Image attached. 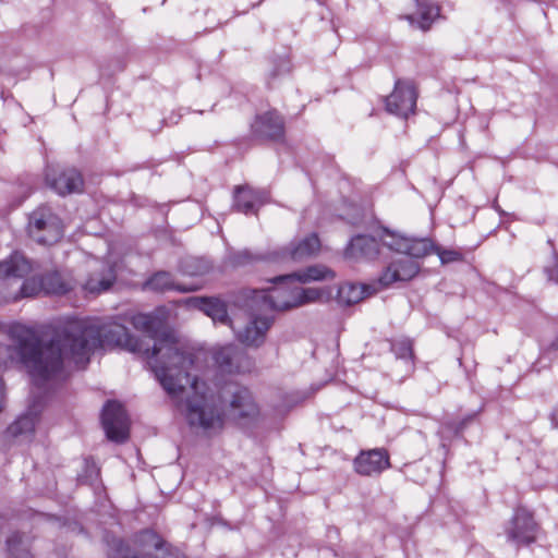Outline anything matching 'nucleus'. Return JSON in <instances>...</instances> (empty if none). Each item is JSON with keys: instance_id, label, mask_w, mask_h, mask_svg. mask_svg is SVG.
Segmentation results:
<instances>
[{"instance_id": "obj_15", "label": "nucleus", "mask_w": 558, "mask_h": 558, "mask_svg": "<svg viewBox=\"0 0 558 558\" xmlns=\"http://www.w3.org/2000/svg\"><path fill=\"white\" fill-rule=\"evenodd\" d=\"M420 270V265L405 255L393 259L383 271L379 282L388 287L398 281H408L414 278Z\"/></svg>"}, {"instance_id": "obj_6", "label": "nucleus", "mask_w": 558, "mask_h": 558, "mask_svg": "<svg viewBox=\"0 0 558 558\" xmlns=\"http://www.w3.org/2000/svg\"><path fill=\"white\" fill-rule=\"evenodd\" d=\"M27 231L35 242L43 245H52L63 235L60 218L48 206H39L29 215Z\"/></svg>"}, {"instance_id": "obj_23", "label": "nucleus", "mask_w": 558, "mask_h": 558, "mask_svg": "<svg viewBox=\"0 0 558 558\" xmlns=\"http://www.w3.org/2000/svg\"><path fill=\"white\" fill-rule=\"evenodd\" d=\"M320 248V241L316 233H312L295 244H292L289 250V256L293 260H302L304 258L314 256Z\"/></svg>"}, {"instance_id": "obj_22", "label": "nucleus", "mask_w": 558, "mask_h": 558, "mask_svg": "<svg viewBox=\"0 0 558 558\" xmlns=\"http://www.w3.org/2000/svg\"><path fill=\"white\" fill-rule=\"evenodd\" d=\"M33 270V264L20 252H13L0 262V279L24 278Z\"/></svg>"}, {"instance_id": "obj_34", "label": "nucleus", "mask_w": 558, "mask_h": 558, "mask_svg": "<svg viewBox=\"0 0 558 558\" xmlns=\"http://www.w3.org/2000/svg\"><path fill=\"white\" fill-rule=\"evenodd\" d=\"M3 399H4V383L0 377V411L3 408Z\"/></svg>"}, {"instance_id": "obj_35", "label": "nucleus", "mask_w": 558, "mask_h": 558, "mask_svg": "<svg viewBox=\"0 0 558 558\" xmlns=\"http://www.w3.org/2000/svg\"><path fill=\"white\" fill-rule=\"evenodd\" d=\"M550 417L553 425L558 428V405L553 410Z\"/></svg>"}, {"instance_id": "obj_27", "label": "nucleus", "mask_w": 558, "mask_h": 558, "mask_svg": "<svg viewBox=\"0 0 558 558\" xmlns=\"http://www.w3.org/2000/svg\"><path fill=\"white\" fill-rule=\"evenodd\" d=\"M291 275L294 276L296 282L302 283L324 280L327 279L328 277H333V272L325 266H310L303 271Z\"/></svg>"}, {"instance_id": "obj_1", "label": "nucleus", "mask_w": 558, "mask_h": 558, "mask_svg": "<svg viewBox=\"0 0 558 558\" xmlns=\"http://www.w3.org/2000/svg\"><path fill=\"white\" fill-rule=\"evenodd\" d=\"M133 327L154 340L150 348L143 339L130 335L128 328L113 318L71 317L58 327L51 339L44 342L36 328L17 324L11 330L17 353L35 380L62 376L64 360L76 368H85L97 349L120 347L147 360L166 392L177 400L190 385L191 393L181 404L187 425L206 437L220 434L228 421L253 420L259 409L251 391L234 381L218 389L193 377L194 355L170 330H161L160 317L151 313L132 316Z\"/></svg>"}, {"instance_id": "obj_7", "label": "nucleus", "mask_w": 558, "mask_h": 558, "mask_svg": "<svg viewBox=\"0 0 558 558\" xmlns=\"http://www.w3.org/2000/svg\"><path fill=\"white\" fill-rule=\"evenodd\" d=\"M539 525L533 513L525 508L514 510L511 519L505 526L507 542L517 548L529 546L537 539Z\"/></svg>"}, {"instance_id": "obj_31", "label": "nucleus", "mask_w": 558, "mask_h": 558, "mask_svg": "<svg viewBox=\"0 0 558 558\" xmlns=\"http://www.w3.org/2000/svg\"><path fill=\"white\" fill-rule=\"evenodd\" d=\"M442 264L456 262L461 258V254L453 250H440L435 246V251Z\"/></svg>"}, {"instance_id": "obj_25", "label": "nucleus", "mask_w": 558, "mask_h": 558, "mask_svg": "<svg viewBox=\"0 0 558 558\" xmlns=\"http://www.w3.org/2000/svg\"><path fill=\"white\" fill-rule=\"evenodd\" d=\"M418 17V26L427 31L436 17L439 16V7L430 0H415Z\"/></svg>"}, {"instance_id": "obj_33", "label": "nucleus", "mask_w": 558, "mask_h": 558, "mask_svg": "<svg viewBox=\"0 0 558 558\" xmlns=\"http://www.w3.org/2000/svg\"><path fill=\"white\" fill-rule=\"evenodd\" d=\"M251 259V256L247 251L239 252L234 255L232 263L235 265H242L245 264Z\"/></svg>"}, {"instance_id": "obj_12", "label": "nucleus", "mask_w": 558, "mask_h": 558, "mask_svg": "<svg viewBox=\"0 0 558 558\" xmlns=\"http://www.w3.org/2000/svg\"><path fill=\"white\" fill-rule=\"evenodd\" d=\"M251 131L256 138L279 141L284 135V122L277 111L270 110L255 117Z\"/></svg>"}, {"instance_id": "obj_5", "label": "nucleus", "mask_w": 558, "mask_h": 558, "mask_svg": "<svg viewBox=\"0 0 558 558\" xmlns=\"http://www.w3.org/2000/svg\"><path fill=\"white\" fill-rule=\"evenodd\" d=\"M75 286V280L68 272L57 270L46 272L40 277H31L25 279L17 293L12 298L17 301L22 298L36 296L39 293L47 295H63L70 292Z\"/></svg>"}, {"instance_id": "obj_13", "label": "nucleus", "mask_w": 558, "mask_h": 558, "mask_svg": "<svg viewBox=\"0 0 558 558\" xmlns=\"http://www.w3.org/2000/svg\"><path fill=\"white\" fill-rule=\"evenodd\" d=\"M272 325V317L263 314H251L248 323L236 331V339L247 347H259L264 343L266 333Z\"/></svg>"}, {"instance_id": "obj_9", "label": "nucleus", "mask_w": 558, "mask_h": 558, "mask_svg": "<svg viewBox=\"0 0 558 558\" xmlns=\"http://www.w3.org/2000/svg\"><path fill=\"white\" fill-rule=\"evenodd\" d=\"M214 360L218 369L223 374H242L250 372L253 363L248 355L234 344L217 349Z\"/></svg>"}, {"instance_id": "obj_36", "label": "nucleus", "mask_w": 558, "mask_h": 558, "mask_svg": "<svg viewBox=\"0 0 558 558\" xmlns=\"http://www.w3.org/2000/svg\"><path fill=\"white\" fill-rule=\"evenodd\" d=\"M181 117H182V114H181V113H179L177 118H174V114H171L170 117H168V118L166 119V122H167L168 124H177V123L179 122V120H180V118H181Z\"/></svg>"}, {"instance_id": "obj_32", "label": "nucleus", "mask_w": 558, "mask_h": 558, "mask_svg": "<svg viewBox=\"0 0 558 558\" xmlns=\"http://www.w3.org/2000/svg\"><path fill=\"white\" fill-rule=\"evenodd\" d=\"M547 279L554 283H558V254L554 255V264L545 268Z\"/></svg>"}, {"instance_id": "obj_10", "label": "nucleus", "mask_w": 558, "mask_h": 558, "mask_svg": "<svg viewBox=\"0 0 558 558\" xmlns=\"http://www.w3.org/2000/svg\"><path fill=\"white\" fill-rule=\"evenodd\" d=\"M416 92L410 82L397 81L393 92L386 98V108L390 113L408 118L416 106Z\"/></svg>"}, {"instance_id": "obj_24", "label": "nucleus", "mask_w": 558, "mask_h": 558, "mask_svg": "<svg viewBox=\"0 0 558 558\" xmlns=\"http://www.w3.org/2000/svg\"><path fill=\"white\" fill-rule=\"evenodd\" d=\"M213 268L211 263L203 257H186L180 264V271L189 277H202Z\"/></svg>"}, {"instance_id": "obj_18", "label": "nucleus", "mask_w": 558, "mask_h": 558, "mask_svg": "<svg viewBox=\"0 0 558 558\" xmlns=\"http://www.w3.org/2000/svg\"><path fill=\"white\" fill-rule=\"evenodd\" d=\"M117 279L114 267L109 264H101L100 267L93 269L82 289L86 294H99L108 291Z\"/></svg>"}, {"instance_id": "obj_16", "label": "nucleus", "mask_w": 558, "mask_h": 558, "mask_svg": "<svg viewBox=\"0 0 558 558\" xmlns=\"http://www.w3.org/2000/svg\"><path fill=\"white\" fill-rule=\"evenodd\" d=\"M47 184L59 195L78 193L83 189V178L75 169H65L60 172L48 170L46 173Z\"/></svg>"}, {"instance_id": "obj_28", "label": "nucleus", "mask_w": 558, "mask_h": 558, "mask_svg": "<svg viewBox=\"0 0 558 558\" xmlns=\"http://www.w3.org/2000/svg\"><path fill=\"white\" fill-rule=\"evenodd\" d=\"M391 351L398 360L404 361L408 368L413 367V343L410 339L391 341Z\"/></svg>"}, {"instance_id": "obj_29", "label": "nucleus", "mask_w": 558, "mask_h": 558, "mask_svg": "<svg viewBox=\"0 0 558 558\" xmlns=\"http://www.w3.org/2000/svg\"><path fill=\"white\" fill-rule=\"evenodd\" d=\"M299 283L300 282H296V290L294 292L296 299H291V302H294V304H296V307L318 301L325 295L323 290L316 288H302L299 286Z\"/></svg>"}, {"instance_id": "obj_8", "label": "nucleus", "mask_w": 558, "mask_h": 558, "mask_svg": "<svg viewBox=\"0 0 558 558\" xmlns=\"http://www.w3.org/2000/svg\"><path fill=\"white\" fill-rule=\"evenodd\" d=\"M101 424L108 439L124 442L129 437V418L121 403L109 400L102 408Z\"/></svg>"}, {"instance_id": "obj_14", "label": "nucleus", "mask_w": 558, "mask_h": 558, "mask_svg": "<svg viewBox=\"0 0 558 558\" xmlns=\"http://www.w3.org/2000/svg\"><path fill=\"white\" fill-rule=\"evenodd\" d=\"M354 470L363 476L378 475L390 468V460L387 450L371 449L361 451L353 461Z\"/></svg>"}, {"instance_id": "obj_21", "label": "nucleus", "mask_w": 558, "mask_h": 558, "mask_svg": "<svg viewBox=\"0 0 558 558\" xmlns=\"http://www.w3.org/2000/svg\"><path fill=\"white\" fill-rule=\"evenodd\" d=\"M187 304L209 316L215 323H230L227 305L218 298H190Z\"/></svg>"}, {"instance_id": "obj_17", "label": "nucleus", "mask_w": 558, "mask_h": 558, "mask_svg": "<svg viewBox=\"0 0 558 558\" xmlns=\"http://www.w3.org/2000/svg\"><path fill=\"white\" fill-rule=\"evenodd\" d=\"M268 192L255 190L250 186H236L234 191L233 207L245 215L256 214L258 208L268 201Z\"/></svg>"}, {"instance_id": "obj_19", "label": "nucleus", "mask_w": 558, "mask_h": 558, "mask_svg": "<svg viewBox=\"0 0 558 558\" xmlns=\"http://www.w3.org/2000/svg\"><path fill=\"white\" fill-rule=\"evenodd\" d=\"M144 289L154 292L177 291L180 293L193 292L199 290L203 284H179L175 283L173 276L169 271L160 270L153 274L145 282Z\"/></svg>"}, {"instance_id": "obj_4", "label": "nucleus", "mask_w": 558, "mask_h": 558, "mask_svg": "<svg viewBox=\"0 0 558 558\" xmlns=\"http://www.w3.org/2000/svg\"><path fill=\"white\" fill-rule=\"evenodd\" d=\"M109 558H185L177 548L167 544L153 530H144L134 537L136 549L131 548L123 539L107 541Z\"/></svg>"}, {"instance_id": "obj_26", "label": "nucleus", "mask_w": 558, "mask_h": 558, "mask_svg": "<svg viewBox=\"0 0 558 558\" xmlns=\"http://www.w3.org/2000/svg\"><path fill=\"white\" fill-rule=\"evenodd\" d=\"M365 296L364 286L345 282L338 288L337 298L341 304L351 305L360 302Z\"/></svg>"}, {"instance_id": "obj_2", "label": "nucleus", "mask_w": 558, "mask_h": 558, "mask_svg": "<svg viewBox=\"0 0 558 558\" xmlns=\"http://www.w3.org/2000/svg\"><path fill=\"white\" fill-rule=\"evenodd\" d=\"M19 323L12 324L8 329V336L11 340V344L7 347L8 355L12 361H16L21 363L27 371L28 375L32 378L33 383V402L29 404L28 410L26 413L20 415L7 429V435L12 438L17 437H31L34 434L36 424L38 422V414L40 411V404H41V398L48 397L50 393L54 392L60 385L65 381L68 378V372L65 369L66 363H72L69 360H64L62 364V376L58 377L56 379H47L43 381L35 380L33 374L31 373L29 368L26 366L20 354L17 353V343L11 336V330L14 326H16Z\"/></svg>"}, {"instance_id": "obj_20", "label": "nucleus", "mask_w": 558, "mask_h": 558, "mask_svg": "<svg viewBox=\"0 0 558 558\" xmlns=\"http://www.w3.org/2000/svg\"><path fill=\"white\" fill-rule=\"evenodd\" d=\"M344 254L351 259H375L379 254V243L373 236L357 234L350 240Z\"/></svg>"}, {"instance_id": "obj_3", "label": "nucleus", "mask_w": 558, "mask_h": 558, "mask_svg": "<svg viewBox=\"0 0 558 558\" xmlns=\"http://www.w3.org/2000/svg\"><path fill=\"white\" fill-rule=\"evenodd\" d=\"M276 286L270 289H244L240 292L243 306L250 311H284L296 307L291 299H296L294 276H279L271 280Z\"/></svg>"}, {"instance_id": "obj_30", "label": "nucleus", "mask_w": 558, "mask_h": 558, "mask_svg": "<svg viewBox=\"0 0 558 558\" xmlns=\"http://www.w3.org/2000/svg\"><path fill=\"white\" fill-rule=\"evenodd\" d=\"M7 547L14 558H32L31 551L24 544L23 536L20 533H13L8 537Z\"/></svg>"}, {"instance_id": "obj_11", "label": "nucleus", "mask_w": 558, "mask_h": 558, "mask_svg": "<svg viewBox=\"0 0 558 558\" xmlns=\"http://www.w3.org/2000/svg\"><path fill=\"white\" fill-rule=\"evenodd\" d=\"M385 245L411 259L425 257L435 251L434 243L426 238L417 239L390 234V241H385Z\"/></svg>"}]
</instances>
